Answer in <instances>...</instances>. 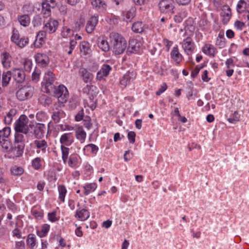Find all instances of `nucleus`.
<instances>
[{
	"label": "nucleus",
	"instance_id": "obj_1",
	"mask_svg": "<svg viewBox=\"0 0 249 249\" xmlns=\"http://www.w3.org/2000/svg\"><path fill=\"white\" fill-rule=\"evenodd\" d=\"M113 51L116 54L124 52L127 47V42L123 36L116 32H112L109 36Z\"/></svg>",
	"mask_w": 249,
	"mask_h": 249
},
{
	"label": "nucleus",
	"instance_id": "obj_2",
	"mask_svg": "<svg viewBox=\"0 0 249 249\" xmlns=\"http://www.w3.org/2000/svg\"><path fill=\"white\" fill-rule=\"evenodd\" d=\"M54 96L58 99V106L61 107L67 102L69 93L67 88L63 85H60L55 89Z\"/></svg>",
	"mask_w": 249,
	"mask_h": 249
},
{
	"label": "nucleus",
	"instance_id": "obj_3",
	"mask_svg": "<svg viewBox=\"0 0 249 249\" xmlns=\"http://www.w3.org/2000/svg\"><path fill=\"white\" fill-rule=\"evenodd\" d=\"M34 88L31 86H25L19 89L16 93L17 98L20 101L27 100L33 96Z\"/></svg>",
	"mask_w": 249,
	"mask_h": 249
},
{
	"label": "nucleus",
	"instance_id": "obj_4",
	"mask_svg": "<svg viewBox=\"0 0 249 249\" xmlns=\"http://www.w3.org/2000/svg\"><path fill=\"white\" fill-rule=\"evenodd\" d=\"M45 84L42 86V89L46 93H50L53 89V82L55 80L54 75L51 71H47L44 75Z\"/></svg>",
	"mask_w": 249,
	"mask_h": 249
},
{
	"label": "nucleus",
	"instance_id": "obj_5",
	"mask_svg": "<svg viewBox=\"0 0 249 249\" xmlns=\"http://www.w3.org/2000/svg\"><path fill=\"white\" fill-rule=\"evenodd\" d=\"M28 121L29 120L25 115L20 116L15 124V129L16 131L27 134L29 131Z\"/></svg>",
	"mask_w": 249,
	"mask_h": 249
},
{
	"label": "nucleus",
	"instance_id": "obj_6",
	"mask_svg": "<svg viewBox=\"0 0 249 249\" xmlns=\"http://www.w3.org/2000/svg\"><path fill=\"white\" fill-rule=\"evenodd\" d=\"M175 4L174 0H161L158 5L161 13L174 14Z\"/></svg>",
	"mask_w": 249,
	"mask_h": 249
},
{
	"label": "nucleus",
	"instance_id": "obj_7",
	"mask_svg": "<svg viewBox=\"0 0 249 249\" xmlns=\"http://www.w3.org/2000/svg\"><path fill=\"white\" fill-rule=\"evenodd\" d=\"M11 40L21 48L25 47L29 42V39L27 37H24L19 38V32L16 29L13 30Z\"/></svg>",
	"mask_w": 249,
	"mask_h": 249
},
{
	"label": "nucleus",
	"instance_id": "obj_8",
	"mask_svg": "<svg viewBox=\"0 0 249 249\" xmlns=\"http://www.w3.org/2000/svg\"><path fill=\"white\" fill-rule=\"evenodd\" d=\"M56 5L54 0H44L42 3V13L44 18H48L51 16V8H54Z\"/></svg>",
	"mask_w": 249,
	"mask_h": 249
},
{
	"label": "nucleus",
	"instance_id": "obj_9",
	"mask_svg": "<svg viewBox=\"0 0 249 249\" xmlns=\"http://www.w3.org/2000/svg\"><path fill=\"white\" fill-rule=\"evenodd\" d=\"M136 77V73L135 71H127L120 79V83L121 86L125 88L132 82Z\"/></svg>",
	"mask_w": 249,
	"mask_h": 249
},
{
	"label": "nucleus",
	"instance_id": "obj_10",
	"mask_svg": "<svg viewBox=\"0 0 249 249\" xmlns=\"http://www.w3.org/2000/svg\"><path fill=\"white\" fill-rule=\"evenodd\" d=\"M74 141V136L72 132H67L63 134L59 140L61 145L69 146L73 143Z\"/></svg>",
	"mask_w": 249,
	"mask_h": 249
},
{
	"label": "nucleus",
	"instance_id": "obj_11",
	"mask_svg": "<svg viewBox=\"0 0 249 249\" xmlns=\"http://www.w3.org/2000/svg\"><path fill=\"white\" fill-rule=\"evenodd\" d=\"M182 47L188 55H190L195 48L192 39L190 37H187L184 39L182 43Z\"/></svg>",
	"mask_w": 249,
	"mask_h": 249
},
{
	"label": "nucleus",
	"instance_id": "obj_12",
	"mask_svg": "<svg viewBox=\"0 0 249 249\" xmlns=\"http://www.w3.org/2000/svg\"><path fill=\"white\" fill-rule=\"evenodd\" d=\"M142 43L136 39H131L129 41L127 53H137L140 51Z\"/></svg>",
	"mask_w": 249,
	"mask_h": 249
},
{
	"label": "nucleus",
	"instance_id": "obj_13",
	"mask_svg": "<svg viewBox=\"0 0 249 249\" xmlns=\"http://www.w3.org/2000/svg\"><path fill=\"white\" fill-rule=\"evenodd\" d=\"M112 70L111 67L108 64L103 65L99 71H98L96 76V79L98 81L104 80L107 77Z\"/></svg>",
	"mask_w": 249,
	"mask_h": 249
},
{
	"label": "nucleus",
	"instance_id": "obj_14",
	"mask_svg": "<svg viewBox=\"0 0 249 249\" xmlns=\"http://www.w3.org/2000/svg\"><path fill=\"white\" fill-rule=\"evenodd\" d=\"M91 4L93 8L99 13H105L107 9V4L103 0H92Z\"/></svg>",
	"mask_w": 249,
	"mask_h": 249
},
{
	"label": "nucleus",
	"instance_id": "obj_15",
	"mask_svg": "<svg viewBox=\"0 0 249 249\" xmlns=\"http://www.w3.org/2000/svg\"><path fill=\"white\" fill-rule=\"evenodd\" d=\"M58 24L57 20L51 18L44 25V29L45 30V31H48L49 34H52L56 31Z\"/></svg>",
	"mask_w": 249,
	"mask_h": 249
},
{
	"label": "nucleus",
	"instance_id": "obj_16",
	"mask_svg": "<svg viewBox=\"0 0 249 249\" xmlns=\"http://www.w3.org/2000/svg\"><path fill=\"white\" fill-rule=\"evenodd\" d=\"M0 59L3 67L5 69H9L11 66L12 57L8 52H4L0 54Z\"/></svg>",
	"mask_w": 249,
	"mask_h": 249
},
{
	"label": "nucleus",
	"instance_id": "obj_17",
	"mask_svg": "<svg viewBox=\"0 0 249 249\" xmlns=\"http://www.w3.org/2000/svg\"><path fill=\"white\" fill-rule=\"evenodd\" d=\"M98 22L97 16H92L87 21L86 26V30L88 34H91L95 29Z\"/></svg>",
	"mask_w": 249,
	"mask_h": 249
},
{
	"label": "nucleus",
	"instance_id": "obj_18",
	"mask_svg": "<svg viewBox=\"0 0 249 249\" xmlns=\"http://www.w3.org/2000/svg\"><path fill=\"white\" fill-rule=\"evenodd\" d=\"M46 36V31H40L36 36V39L34 42L35 47L40 48L45 43Z\"/></svg>",
	"mask_w": 249,
	"mask_h": 249
},
{
	"label": "nucleus",
	"instance_id": "obj_19",
	"mask_svg": "<svg viewBox=\"0 0 249 249\" xmlns=\"http://www.w3.org/2000/svg\"><path fill=\"white\" fill-rule=\"evenodd\" d=\"M79 75L85 83L90 82L93 78V74L85 68L79 70Z\"/></svg>",
	"mask_w": 249,
	"mask_h": 249
},
{
	"label": "nucleus",
	"instance_id": "obj_20",
	"mask_svg": "<svg viewBox=\"0 0 249 249\" xmlns=\"http://www.w3.org/2000/svg\"><path fill=\"white\" fill-rule=\"evenodd\" d=\"M34 145L36 148L37 153H39L40 151L45 153L48 147L47 142L45 140H36L34 141Z\"/></svg>",
	"mask_w": 249,
	"mask_h": 249
},
{
	"label": "nucleus",
	"instance_id": "obj_21",
	"mask_svg": "<svg viewBox=\"0 0 249 249\" xmlns=\"http://www.w3.org/2000/svg\"><path fill=\"white\" fill-rule=\"evenodd\" d=\"M220 15L223 17V23L227 24L229 21L231 16V10L229 6L224 5L222 7Z\"/></svg>",
	"mask_w": 249,
	"mask_h": 249
},
{
	"label": "nucleus",
	"instance_id": "obj_22",
	"mask_svg": "<svg viewBox=\"0 0 249 249\" xmlns=\"http://www.w3.org/2000/svg\"><path fill=\"white\" fill-rule=\"evenodd\" d=\"M13 77L18 83H22L25 79V75L23 70L19 69H15L13 70Z\"/></svg>",
	"mask_w": 249,
	"mask_h": 249
},
{
	"label": "nucleus",
	"instance_id": "obj_23",
	"mask_svg": "<svg viewBox=\"0 0 249 249\" xmlns=\"http://www.w3.org/2000/svg\"><path fill=\"white\" fill-rule=\"evenodd\" d=\"M87 136V133L83 129L82 126L77 125L75 129V137L80 141L81 143L85 142Z\"/></svg>",
	"mask_w": 249,
	"mask_h": 249
},
{
	"label": "nucleus",
	"instance_id": "obj_24",
	"mask_svg": "<svg viewBox=\"0 0 249 249\" xmlns=\"http://www.w3.org/2000/svg\"><path fill=\"white\" fill-rule=\"evenodd\" d=\"M36 62L40 64L43 67H45L49 63V59L48 56L44 53H38L35 55Z\"/></svg>",
	"mask_w": 249,
	"mask_h": 249
},
{
	"label": "nucleus",
	"instance_id": "obj_25",
	"mask_svg": "<svg viewBox=\"0 0 249 249\" xmlns=\"http://www.w3.org/2000/svg\"><path fill=\"white\" fill-rule=\"evenodd\" d=\"M45 125L43 124H37L34 129V134L36 138H41L45 133Z\"/></svg>",
	"mask_w": 249,
	"mask_h": 249
},
{
	"label": "nucleus",
	"instance_id": "obj_26",
	"mask_svg": "<svg viewBox=\"0 0 249 249\" xmlns=\"http://www.w3.org/2000/svg\"><path fill=\"white\" fill-rule=\"evenodd\" d=\"M75 217L79 220L85 221L89 216V213L86 209H79L76 212Z\"/></svg>",
	"mask_w": 249,
	"mask_h": 249
},
{
	"label": "nucleus",
	"instance_id": "obj_27",
	"mask_svg": "<svg viewBox=\"0 0 249 249\" xmlns=\"http://www.w3.org/2000/svg\"><path fill=\"white\" fill-rule=\"evenodd\" d=\"M14 145H18V146H20L21 148H24V136L21 133L16 132L15 135Z\"/></svg>",
	"mask_w": 249,
	"mask_h": 249
},
{
	"label": "nucleus",
	"instance_id": "obj_28",
	"mask_svg": "<svg viewBox=\"0 0 249 249\" xmlns=\"http://www.w3.org/2000/svg\"><path fill=\"white\" fill-rule=\"evenodd\" d=\"M83 91L89 95H91L92 98L96 96L98 93L97 88L92 85H87L83 89Z\"/></svg>",
	"mask_w": 249,
	"mask_h": 249
},
{
	"label": "nucleus",
	"instance_id": "obj_29",
	"mask_svg": "<svg viewBox=\"0 0 249 249\" xmlns=\"http://www.w3.org/2000/svg\"><path fill=\"white\" fill-rule=\"evenodd\" d=\"M171 57L177 63H179L182 60V56L179 53L177 46L174 47L171 52Z\"/></svg>",
	"mask_w": 249,
	"mask_h": 249
},
{
	"label": "nucleus",
	"instance_id": "obj_30",
	"mask_svg": "<svg viewBox=\"0 0 249 249\" xmlns=\"http://www.w3.org/2000/svg\"><path fill=\"white\" fill-rule=\"evenodd\" d=\"M79 48L81 53L84 55L89 54L91 53V49L89 47V44L87 41H82L79 45Z\"/></svg>",
	"mask_w": 249,
	"mask_h": 249
},
{
	"label": "nucleus",
	"instance_id": "obj_31",
	"mask_svg": "<svg viewBox=\"0 0 249 249\" xmlns=\"http://www.w3.org/2000/svg\"><path fill=\"white\" fill-rule=\"evenodd\" d=\"M215 50V48L212 45L209 44H205L202 49L205 54L212 57H214Z\"/></svg>",
	"mask_w": 249,
	"mask_h": 249
},
{
	"label": "nucleus",
	"instance_id": "obj_32",
	"mask_svg": "<svg viewBox=\"0 0 249 249\" xmlns=\"http://www.w3.org/2000/svg\"><path fill=\"white\" fill-rule=\"evenodd\" d=\"M98 150V147L94 144H89L86 145L83 148L84 153L88 155L89 153L96 154Z\"/></svg>",
	"mask_w": 249,
	"mask_h": 249
},
{
	"label": "nucleus",
	"instance_id": "obj_33",
	"mask_svg": "<svg viewBox=\"0 0 249 249\" xmlns=\"http://www.w3.org/2000/svg\"><path fill=\"white\" fill-rule=\"evenodd\" d=\"M24 148H21L18 145H14V147L10 148L11 156L13 157H19L22 154Z\"/></svg>",
	"mask_w": 249,
	"mask_h": 249
},
{
	"label": "nucleus",
	"instance_id": "obj_34",
	"mask_svg": "<svg viewBox=\"0 0 249 249\" xmlns=\"http://www.w3.org/2000/svg\"><path fill=\"white\" fill-rule=\"evenodd\" d=\"M64 116L65 113L64 111L60 110L54 111L52 116V118L55 123H58L60 121V119L64 118Z\"/></svg>",
	"mask_w": 249,
	"mask_h": 249
},
{
	"label": "nucleus",
	"instance_id": "obj_35",
	"mask_svg": "<svg viewBox=\"0 0 249 249\" xmlns=\"http://www.w3.org/2000/svg\"><path fill=\"white\" fill-rule=\"evenodd\" d=\"M248 0H240L236 6V10L238 13H241L246 11L247 8V2Z\"/></svg>",
	"mask_w": 249,
	"mask_h": 249
},
{
	"label": "nucleus",
	"instance_id": "obj_36",
	"mask_svg": "<svg viewBox=\"0 0 249 249\" xmlns=\"http://www.w3.org/2000/svg\"><path fill=\"white\" fill-rule=\"evenodd\" d=\"M132 30L137 33H142L144 30V25L142 22H136L132 25Z\"/></svg>",
	"mask_w": 249,
	"mask_h": 249
},
{
	"label": "nucleus",
	"instance_id": "obj_37",
	"mask_svg": "<svg viewBox=\"0 0 249 249\" xmlns=\"http://www.w3.org/2000/svg\"><path fill=\"white\" fill-rule=\"evenodd\" d=\"M12 76V72L11 71H7L6 72H3L2 76V85L3 87H6L9 84L11 80Z\"/></svg>",
	"mask_w": 249,
	"mask_h": 249
},
{
	"label": "nucleus",
	"instance_id": "obj_38",
	"mask_svg": "<svg viewBox=\"0 0 249 249\" xmlns=\"http://www.w3.org/2000/svg\"><path fill=\"white\" fill-rule=\"evenodd\" d=\"M18 20L20 25L24 27L28 26L30 23V18L27 15L19 16L18 18Z\"/></svg>",
	"mask_w": 249,
	"mask_h": 249
},
{
	"label": "nucleus",
	"instance_id": "obj_39",
	"mask_svg": "<svg viewBox=\"0 0 249 249\" xmlns=\"http://www.w3.org/2000/svg\"><path fill=\"white\" fill-rule=\"evenodd\" d=\"M38 101L44 106H48L52 103L51 98L47 95L42 94L39 96Z\"/></svg>",
	"mask_w": 249,
	"mask_h": 249
},
{
	"label": "nucleus",
	"instance_id": "obj_40",
	"mask_svg": "<svg viewBox=\"0 0 249 249\" xmlns=\"http://www.w3.org/2000/svg\"><path fill=\"white\" fill-rule=\"evenodd\" d=\"M10 133L11 129L9 127H5L0 130V140L8 139Z\"/></svg>",
	"mask_w": 249,
	"mask_h": 249
},
{
	"label": "nucleus",
	"instance_id": "obj_41",
	"mask_svg": "<svg viewBox=\"0 0 249 249\" xmlns=\"http://www.w3.org/2000/svg\"><path fill=\"white\" fill-rule=\"evenodd\" d=\"M60 148L62 153V159L63 162L66 163L68 158L70 149L66 147V146H64V145H61Z\"/></svg>",
	"mask_w": 249,
	"mask_h": 249
},
{
	"label": "nucleus",
	"instance_id": "obj_42",
	"mask_svg": "<svg viewBox=\"0 0 249 249\" xmlns=\"http://www.w3.org/2000/svg\"><path fill=\"white\" fill-rule=\"evenodd\" d=\"M50 230V225L45 224L42 225L40 231H37V235L40 237L45 236Z\"/></svg>",
	"mask_w": 249,
	"mask_h": 249
},
{
	"label": "nucleus",
	"instance_id": "obj_43",
	"mask_svg": "<svg viewBox=\"0 0 249 249\" xmlns=\"http://www.w3.org/2000/svg\"><path fill=\"white\" fill-rule=\"evenodd\" d=\"M59 192V198L62 202H64L65 197L67 193V189L63 185H60L58 186Z\"/></svg>",
	"mask_w": 249,
	"mask_h": 249
},
{
	"label": "nucleus",
	"instance_id": "obj_44",
	"mask_svg": "<svg viewBox=\"0 0 249 249\" xmlns=\"http://www.w3.org/2000/svg\"><path fill=\"white\" fill-rule=\"evenodd\" d=\"M84 107H86L88 106L92 110H94L96 107V100H94V98H91L89 97V100H84Z\"/></svg>",
	"mask_w": 249,
	"mask_h": 249
},
{
	"label": "nucleus",
	"instance_id": "obj_45",
	"mask_svg": "<svg viewBox=\"0 0 249 249\" xmlns=\"http://www.w3.org/2000/svg\"><path fill=\"white\" fill-rule=\"evenodd\" d=\"M16 111L14 109H11L6 114L4 118V121L6 124H10L13 119V117L16 114Z\"/></svg>",
	"mask_w": 249,
	"mask_h": 249
},
{
	"label": "nucleus",
	"instance_id": "obj_46",
	"mask_svg": "<svg viewBox=\"0 0 249 249\" xmlns=\"http://www.w3.org/2000/svg\"><path fill=\"white\" fill-rule=\"evenodd\" d=\"M96 184L95 183H90L85 185L84 188V194L88 195L90 193L93 192L96 188Z\"/></svg>",
	"mask_w": 249,
	"mask_h": 249
},
{
	"label": "nucleus",
	"instance_id": "obj_47",
	"mask_svg": "<svg viewBox=\"0 0 249 249\" xmlns=\"http://www.w3.org/2000/svg\"><path fill=\"white\" fill-rule=\"evenodd\" d=\"M99 47L104 52H107L109 49L108 43L107 40L100 39L98 43Z\"/></svg>",
	"mask_w": 249,
	"mask_h": 249
},
{
	"label": "nucleus",
	"instance_id": "obj_48",
	"mask_svg": "<svg viewBox=\"0 0 249 249\" xmlns=\"http://www.w3.org/2000/svg\"><path fill=\"white\" fill-rule=\"evenodd\" d=\"M27 244L33 249L36 245V239L35 235L33 234H29L27 239Z\"/></svg>",
	"mask_w": 249,
	"mask_h": 249
},
{
	"label": "nucleus",
	"instance_id": "obj_49",
	"mask_svg": "<svg viewBox=\"0 0 249 249\" xmlns=\"http://www.w3.org/2000/svg\"><path fill=\"white\" fill-rule=\"evenodd\" d=\"M73 34V32L71 31V30L67 27H64L62 28V31H61V36L62 37L67 38L71 36V35Z\"/></svg>",
	"mask_w": 249,
	"mask_h": 249
},
{
	"label": "nucleus",
	"instance_id": "obj_50",
	"mask_svg": "<svg viewBox=\"0 0 249 249\" xmlns=\"http://www.w3.org/2000/svg\"><path fill=\"white\" fill-rule=\"evenodd\" d=\"M11 173L14 176H20L23 173L24 170L21 167L14 166L11 168Z\"/></svg>",
	"mask_w": 249,
	"mask_h": 249
},
{
	"label": "nucleus",
	"instance_id": "obj_51",
	"mask_svg": "<svg viewBox=\"0 0 249 249\" xmlns=\"http://www.w3.org/2000/svg\"><path fill=\"white\" fill-rule=\"evenodd\" d=\"M32 165L36 170L39 169L41 167V159L39 157H37L33 160Z\"/></svg>",
	"mask_w": 249,
	"mask_h": 249
},
{
	"label": "nucleus",
	"instance_id": "obj_52",
	"mask_svg": "<svg viewBox=\"0 0 249 249\" xmlns=\"http://www.w3.org/2000/svg\"><path fill=\"white\" fill-rule=\"evenodd\" d=\"M78 163V158L76 156L71 155L69 159L68 163L69 166L71 167H75Z\"/></svg>",
	"mask_w": 249,
	"mask_h": 249
},
{
	"label": "nucleus",
	"instance_id": "obj_53",
	"mask_svg": "<svg viewBox=\"0 0 249 249\" xmlns=\"http://www.w3.org/2000/svg\"><path fill=\"white\" fill-rule=\"evenodd\" d=\"M0 144L1 145L2 148L5 150H8L12 147L11 146V143L9 141V139H5L2 140H0Z\"/></svg>",
	"mask_w": 249,
	"mask_h": 249
},
{
	"label": "nucleus",
	"instance_id": "obj_54",
	"mask_svg": "<svg viewBox=\"0 0 249 249\" xmlns=\"http://www.w3.org/2000/svg\"><path fill=\"white\" fill-rule=\"evenodd\" d=\"M240 116L237 111H235L232 116L229 118L228 120V121L232 124H235L239 121Z\"/></svg>",
	"mask_w": 249,
	"mask_h": 249
},
{
	"label": "nucleus",
	"instance_id": "obj_55",
	"mask_svg": "<svg viewBox=\"0 0 249 249\" xmlns=\"http://www.w3.org/2000/svg\"><path fill=\"white\" fill-rule=\"evenodd\" d=\"M83 120V125L85 126L86 128L89 129L92 126V123H91V119L88 116H86L84 117Z\"/></svg>",
	"mask_w": 249,
	"mask_h": 249
},
{
	"label": "nucleus",
	"instance_id": "obj_56",
	"mask_svg": "<svg viewBox=\"0 0 249 249\" xmlns=\"http://www.w3.org/2000/svg\"><path fill=\"white\" fill-rule=\"evenodd\" d=\"M24 68L25 71H29L32 66V62L29 59H24L23 61Z\"/></svg>",
	"mask_w": 249,
	"mask_h": 249
},
{
	"label": "nucleus",
	"instance_id": "obj_57",
	"mask_svg": "<svg viewBox=\"0 0 249 249\" xmlns=\"http://www.w3.org/2000/svg\"><path fill=\"white\" fill-rule=\"evenodd\" d=\"M84 113L83 109H81L78 112L75 116V120L77 122H79L84 119Z\"/></svg>",
	"mask_w": 249,
	"mask_h": 249
},
{
	"label": "nucleus",
	"instance_id": "obj_58",
	"mask_svg": "<svg viewBox=\"0 0 249 249\" xmlns=\"http://www.w3.org/2000/svg\"><path fill=\"white\" fill-rule=\"evenodd\" d=\"M234 26L238 30H242L245 27V24L239 20H236L234 22Z\"/></svg>",
	"mask_w": 249,
	"mask_h": 249
},
{
	"label": "nucleus",
	"instance_id": "obj_59",
	"mask_svg": "<svg viewBox=\"0 0 249 249\" xmlns=\"http://www.w3.org/2000/svg\"><path fill=\"white\" fill-rule=\"evenodd\" d=\"M40 71L37 70H36L32 74V80L35 82H37L39 79Z\"/></svg>",
	"mask_w": 249,
	"mask_h": 249
},
{
	"label": "nucleus",
	"instance_id": "obj_60",
	"mask_svg": "<svg viewBox=\"0 0 249 249\" xmlns=\"http://www.w3.org/2000/svg\"><path fill=\"white\" fill-rule=\"evenodd\" d=\"M85 21L83 18H80L75 23V28L76 30H79L82 27H84Z\"/></svg>",
	"mask_w": 249,
	"mask_h": 249
},
{
	"label": "nucleus",
	"instance_id": "obj_61",
	"mask_svg": "<svg viewBox=\"0 0 249 249\" xmlns=\"http://www.w3.org/2000/svg\"><path fill=\"white\" fill-rule=\"evenodd\" d=\"M136 134L133 131H130L128 133L127 137L130 142L132 143H134L135 141Z\"/></svg>",
	"mask_w": 249,
	"mask_h": 249
},
{
	"label": "nucleus",
	"instance_id": "obj_62",
	"mask_svg": "<svg viewBox=\"0 0 249 249\" xmlns=\"http://www.w3.org/2000/svg\"><path fill=\"white\" fill-rule=\"evenodd\" d=\"M48 219L52 222L56 221L57 219L56 217V213L55 212H53L51 213H48Z\"/></svg>",
	"mask_w": 249,
	"mask_h": 249
},
{
	"label": "nucleus",
	"instance_id": "obj_63",
	"mask_svg": "<svg viewBox=\"0 0 249 249\" xmlns=\"http://www.w3.org/2000/svg\"><path fill=\"white\" fill-rule=\"evenodd\" d=\"M208 72L207 70H205L203 72V73L202 74V76H201V78H202V80L204 81V82H208L210 78H209L208 76Z\"/></svg>",
	"mask_w": 249,
	"mask_h": 249
},
{
	"label": "nucleus",
	"instance_id": "obj_64",
	"mask_svg": "<svg viewBox=\"0 0 249 249\" xmlns=\"http://www.w3.org/2000/svg\"><path fill=\"white\" fill-rule=\"evenodd\" d=\"M167 89V86L165 84L162 85V86L156 92V94L157 95H160L162 92H163Z\"/></svg>",
	"mask_w": 249,
	"mask_h": 249
}]
</instances>
